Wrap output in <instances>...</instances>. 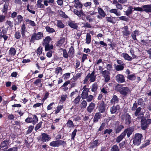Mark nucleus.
<instances>
[{
  "label": "nucleus",
  "mask_w": 151,
  "mask_h": 151,
  "mask_svg": "<svg viewBox=\"0 0 151 151\" xmlns=\"http://www.w3.org/2000/svg\"><path fill=\"white\" fill-rule=\"evenodd\" d=\"M119 148L118 146L115 145H114L112 147L111 149V151H119Z\"/></svg>",
  "instance_id": "obj_62"
},
{
  "label": "nucleus",
  "mask_w": 151,
  "mask_h": 151,
  "mask_svg": "<svg viewBox=\"0 0 151 151\" xmlns=\"http://www.w3.org/2000/svg\"><path fill=\"white\" fill-rule=\"evenodd\" d=\"M118 10L116 9H113L109 10V12L111 13L115 14L117 16H119L121 15L120 12H117Z\"/></svg>",
  "instance_id": "obj_29"
},
{
  "label": "nucleus",
  "mask_w": 151,
  "mask_h": 151,
  "mask_svg": "<svg viewBox=\"0 0 151 151\" xmlns=\"http://www.w3.org/2000/svg\"><path fill=\"white\" fill-rule=\"evenodd\" d=\"M106 19L107 21L111 23H114L113 19L114 17L110 16V17H106Z\"/></svg>",
  "instance_id": "obj_54"
},
{
  "label": "nucleus",
  "mask_w": 151,
  "mask_h": 151,
  "mask_svg": "<svg viewBox=\"0 0 151 151\" xmlns=\"http://www.w3.org/2000/svg\"><path fill=\"white\" fill-rule=\"evenodd\" d=\"M32 119L33 121L32 122V123L34 124H36L38 121L37 117L35 115H34Z\"/></svg>",
  "instance_id": "obj_53"
},
{
  "label": "nucleus",
  "mask_w": 151,
  "mask_h": 151,
  "mask_svg": "<svg viewBox=\"0 0 151 151\" xmlns=\"http://www.w3.org/2000/svg\"><path fill=\"white\" fill-rule=\"evenodd\" d=\"M63 106L60 105L58 106L56 109L54 111L55 112V114H56L59 113L60 111L63 109Z\"/></svg>",
  "instance_id": "obj_40"
},
{
  "label": "nucleus",
  "mask_w": 151,
  "mask_h": 151,
  "mask_svg": "<svg viewBox=\"0 0 151 151\" xmlns=\"http://www.w3.org/2000/svg\"><path fill=\"white\" fill-rule=\"evenodd\" d=\"M41 136V141L43 142L48 141L51 139L49 135L45 133L42 134Z\"/></svg>",
  "instance_id": "obj_13"
},
{
  "label": "nucleus",
  "mask_w": 151,
  "mask_h": 151,
  "mask_svg": "<svg viewBox=\"0 0 151 151\" xmlns=\"http://www.w3.org/2000/svg\"><path fill=\"white\" fill-rule=\"evenodd\" d=\"M16 51L15 48L11 47L9 51V55L11 56H13L15 55Z\"/></svg>",
  "instance_id": "obj_31"
},
{
  "label": "nucleus",
  "mask_w": 151,
  "mask_h": 151,
  "mask_svg": "<svg viewBox=\"0 0 151 151\" xmlns=\"http://www.w3.org/2000/svg\"><path fill=\"white\" fill-rule=\"evenodd\" d=\"M42 46H40L38 48L37 50L38 54L40 55L42 53Z\"/></svg>",
  "instance_id": "obj_63"
},
{
  "label": "nucleus",
  "mask_w": 151,
  "mask_h": 151,
  "mask_svg": "<svg viewBox=\"0 0 151 151\" xmlns=\"http://www.w3.org/2000/svg\"><path fill=\"white\" fill-rule=\"evenodd\" d=\"M9 4L5 3L3 6L1 11L3 13L6 14L7 12Z\"/></svg>",
  "instance_id": "obj_26"
},
{
  "label": "nucleus",
  "mask_w": 151,
  "mask_h": 151,
  "mask_svg": "<svg viewBox=\"0 0 151 151\" xmlns=\"http://www.w3.org/2000/svg\"><path fill=\"white\" fill-rule=\"evenodd\" d=\"M66 125L69 128H70L71 127H73L74 126L73 122L70 119L68 120L66 124Z\"/></svg>",
  "instance_id": "obj_46"
},
{
  "label": "nucleus",
  "mask_w": 151,
  "mask_h": 151,
  "mask_svg": "<svg viewBox=\"0 0 151 151\" xmlns=\"http://www.w3.org/2000/svg\"><path fill=\"white\" fill-rule=\"evenodd\" d=\"M97 84L96 83H95L92 85L91 91L95 92L97 90Z\"/></svg>",
  "instance_id": "obj_44"
},
{
  "label": "nucleus",
  "mask_w": 151,
  "mask_h": 151,
  "mask_svg": "<svg viewBox=\"0 0 151 151\" xmlns=\"http://www.w3.org/2000/svg\"><path fill=\"white\" fill-rule=\"evenodd\" d=\"M134 130V128L133 127H130L125 129L123 132V133H124L125 136L127 134V136L129 138L130 137V135L132 134Z\"/></svg>",
  "instance_id": "obj_7"
},
{
  "label": "nucleus",
  "mask_w": 151,
  "mask_h": 151,
  "mask_svg": "<svg viewBox=\"0 0 151 151\" xmlns=\"http://www.w3.org/2000/svg\"><path fill=\"white\" fill-rule=\"evenodd\" d=\"M96 77L95 72L93 71L91 73H89L87 75L84 80L83 84L87 83L89 81L90 83L94 82L96 80Z\"/></svg>",
  "instance_id": "obj_1"
},
{
  "label": "nucleus",
  "mask_w": 151,
  "mask_h": 151,
  "mask_svg": "<svg viewBox=\"0 0 151 151\" xmlns=\"http://www.w3.org/2000/svg\"><path fill=\"white\" fill-rule=\"evenodd\" d=\"M68 24L70 27L74 29H77L78 27L77 24L72 21H69L68 22Z\"/></svg>",
  "instance_id": "obj_23"
},
{
  "label": "nucleus",
  "mask_w": 151,
  "mask_h": 151,
  "mask_svg": "<svg viewBox=\"0 0 151 151\" xmlns=\"http://www.w3.org/2000/svg\"><path fill=\"white\" fill-rule=\"evenodd\" d=\"M79 0H75L74 7L77 9H81L83 6L82 4L79 1Z\"/></svg>",
  "instance_id": "obj_18"
},
{
  "label": "nucleus",
  "mask_w": 151,
  "mask_h": 151,
  "mask_svg": "<svg viewBox=\"0 0 151 151\" xmlns=\"http://www.w3.org/2000/svg\"><path fill=\"white\" fill-rule=\"evenodd\" d=\"M118 90H119L120 93L124 96H126L130 92V90L127 87H123Z\"/></svg>",
  "instance_id": "obj_9"
},
{
  "label": "nucleus",
  "mask_w": 151,
  "mask_h": 151,
  "mask_svg": "<svg viewBox=\"0 0 151 151\" xmlns=\"http://www.w3.org/2000/svg\"><path fill=\"white\" fill-rule=\"evenodd\" d=\"M125 137V135H124V133L122 132L119 136L117 137L116 139V142L118 143L119 142L122 140Z\"/></svg>",
  "instance_id": "obj_28"
},
{
  "label": "nucleus",
  "mask_w": 151,
  "mask_h": 151,
  "mask_svg": "<svg viewBox=\"0 0 151 151\" xmlns=\"http://www.w3.org/2000/svg\"><path fill=\"white\" fill-rule=\"evenodd\" d=\"M100 73L102 74V76L104 78L105 81L106 82H108L110 79L109 72L107 70H105Z\"/></svg>",
  "instance_id": "obj_8"
},
{
  "label": "nucleus",
  "mask_w": 151,
  "mask_h": 151,
  "mask_svg": "<svg viewBox=\"0 0 151 151\" xmlns=\"http://www.w3.org/2000/svg\"><path fill=\"white\" fill-rule=\"evenodd\" d=\"M44 46L45 47V50L46 51L52 49L53 48V45H50L49 44L44 45Z\"/></svg>",
  "instance_id": "obj_41"
},
{
  "label": "nucleus",
  "mask_w": 151,
  "mask_h": 151,
  "mask_svg": "<svg viewBox=\"0 0 151 151\" xmlns=\"http://www.w3.org/2000/svg\"><path fill=\"white\" fill-rule=\"evenodd\" d=\"M119 106H113L111 108L110 112L111 114L115 113L117 111V109H119Z\"/></svg>",
  "instance_id": "obj_32"
},
{
  "label": "nucleus",
  "mask_w": 151,
  "mask_h": 151,
  "mask_svg": "<svg viewBox=\"0 0 151 151\" xmlns=\"http://www.w3.org/2000/svg\"><path fill=\"white\" fill-rule=\"evenodd\" d=\"M121 118L122 121L125 120V123L126 124H129L131 122V117L128 114L124 113L121 116Z\"/></svg>",
  "instance_id": "obj_4"
},
{
  "label": "nucleus",
  "mask_w": 151,
  "mask_h": 151,
  "mask_svg": "<svg viewBox=\"0 0 151 151\" xmlns=\"http://www.w3.org/2000/svg\"><path fill=\"white\" fill-rule=\"evenodd\" d=\"M9 141L7 139L5 140L2 142L1 144V148L6 147H7L8 145L9 144Z\"/></svg>",
  "instance_id": "obj_27"
},
{
  "label": "nucleus",
  "mask_w": 151,
  "mask_h": 151,
  "mask_svg": "<svg viewBox=\"0 0 151 151\" xmlns=\"http://www.w3.org/2000/svg\"><path fill=\"white\" fill-rule=\"evenodd\" d=\"M83 91L81 94V97L83 99H85L88 96V92L89 91V89L87 88L86 86H85L83 88Z\"/></svg>",
  "instance_id": "obj_6"
},
{
  "label": "nucleus",
  "mask_w": 151,
  "mask_h": 151,
  "mask_svg": "<svg viewBox=\"0 0 151 151\" xmlns=\"http://www.w3.org/2000/svg\"><path fill=\"white\" fill-rule=\"evenodd\" d=\"M142 137V134H136L133 138V144L135 145L138 146L141 143V141Z\"/></svg>",
  "instance_id": "obj_2"
},
{
  "label": "nucleus",
  "mask_w": 151,
  "mask_h": 151,
  "mask_svg": "<svg viewBox=\"0 0 151 151\" xmlns=\"http://www.w3.org/2000/svg\"><path fill=\"white\" fill-rule=\"evenodd\" d=\"M34 126H29L28 127V129L27 132V134H29L31 133L34 128Z\"/></svg>",
  "instance_id": "obj_59"
},
{
  "label": "nucleus",
  "mask_w": 151,
  "mask_h": 151,
  "mask_svg": "<svg viewBox=\"0 0 151 151\" xmlns=\"http://www.w3.org/2000/svg\"><path fill=\"white\" fill-rule=\"evenodd\" d=\"M102 115L100 112L96 113L93 118V122H97L99 121V120L101 118Z\"/></svg>",
  "instance_id": "obj_16"
},
{
  "label": "nucleus",
  "mask_w": 151,
  "mask_h": 151,
  "mask_svg": "<svg viewBox=\"0 0 151 151\" xmlns=\"http://www.w3.org/2000/svg\"><path fill=\"white\" fill-rule=\"evenodd\" d=\"M98 110L101 113L104 112L105 110L106 105L104 101H102L99 104Z\"/></svg>",
  "instance_id": "obj_10"
},
{
  "label": "nucleus",
  "mask_w": 151,
  "mask_h": 151,
  "mask_svg": "<svg viewBox=\"0 0 151 151\" xmlns=\"http://www.w3.org/2000/svg\"><path fill=\"white\" fill-rule=\"evenodd\" d=\"M42 0H38L37 1L36 6L38 8H42L44 7V5L42 3Z\"/></svg>",
  "instance_id": "obj_35"
},
{
  "label": "nucleus",
  "mask_w": 151,
  "mask_h": 151,
  "mask_svg": "<svg viewBox=\"0 0 151 151\" xmlns=\"http://www.w3.org/2000/svg\"><path fill=\"white\" fill-rule=\"evenodd\" d=\"M111 3L114 4L117 9H119L120 10H122L123 8V7L122 6V5L119 3V2L117 1L116 0H114L112 1H111Z\"/></svg>",
  "instance_id": "obj_14"
},
{
  "label": "nucleus",
  "mask_w": 151,
  "mask_h": 151,
  "mask_svg": "<svg viewBox=\"0 0 151 151\" xmlns=\"http://www.w3.org/2000/svg\"><path fill=\"white\" fill-rule=\"evenodd\" d=\"M124 128V126L122 124L116 126L115 128V133H119Z\"/></svg>",
  "instance_id": "obj_20"
},
{
  "label": "nucleus",
  "mask_w": 151,
  "mask_h": 151,
  "mask_svg": "<svg viewBox=\"0 0 151 151\" xmlns=\"http://www.w3.org/2000/svg\"><path fill=\"white\" fill-rule=\"evenodd\" d=\"M118 99L117 96L116 95L114 96L112 99L111 100V102L112 104H114L118 102Z\"/></svg>",
  "instance_id": "obj_33"
},
{
  "label": "nucleus",
  "mask_w": 151,
  "mask_h": 151,
  "mask_svg": "<svg viewBox=\"0 0 151 151\" xmlns=\"http://www.w3.org/2000/svg\"><path fill=\"white\" fill-rule=\"evenodd\" d=\"M46 31L48 32L53 33L55 32L54 29L50 28L49 26H47L45 27Z\"/></svg>",
  "instance_id": "obj_42"
},
{
  "label": "nucleus",
  "mask_w": 151,
  "mask_h": 151,
  "mask_svg": "<svg viewBox=\"0 0 151 151\" xmlns=\"http://www.w3.org/2000/svg\"><path fill=\"white\" fill-rule=\"evenodd\" d=\"M108 90L107 87L104 86L101 89V92L105 94H106L108 93Z\"/></svg>",
  "instance_id": "obj_51"
},
{
  "label": "nucleus",
  "mask_w": 151,
  "mask_h": 151,
  "mask_svg": "<svg viewBox=\"0 0 151 151\" xmlns=\"http://www.w3.org/2000/svg\"><path fill=\"white\" fill-rule=\"evenodd\" d=\"M95 107V104L91 102L87 107V111L89 113H91L94 109Z\"/></svg>",
  "instance_id": "obj_19"
},
{
  "label": "nucleus",
  "mask_w": 151,
  "mask_h": 151,
  "mask_svg": "<svg viewBox=\"0 0 151 151\" xmlns=\"http://www.w3.org/2000/svg\"><path fill=\"white\" fill-rule=\"evenodd\" d=\"M25 21L29 23L32 26H35L36 25V24L34 21L31 20L29 19H26Z\"/></svg>",
  "instance_id": "obj_55"
},
{
  "label": "nucleus",
  "mask_w": 151,
  "mask_h": 151,
  "mask_svg": "<svg viewBox=\"0 0 151 151\" xmlns=\"http://www.w3.org/2000/svg\"><path fill=\"white\" fill-rule=\"evenodd\" d=\"M73 12L75 14L77 15L79 17H81L82 15H84V14L82 10H81L80 11H78L77 9H74L73 10Z\"/></svg>",
  "instance_id": "obj_24"
},
{
  "label": "nucleus",
  "mask_w": 151,
  "mask_h": 151,
  "mask_svg": "<svg viewBox=\"0 0 151 151\" xmlns=\"http://www.w3.org/2000/svg\"><path fill=\"white\" fill-rule=\"evenodd\" d=\"M67 39L66 37H60V39L57 42L56 46L60 47L64 42H67Z\"/></svg>",
  "instance_id": "obj_11"
},
{
  "label": "nucleus",
  "mask_w": 151,
  "mask_h": 151,
  "mask_svg": "<svg viewBox=\"0 0 151 151\" xmlns=\"http://www.w3.org/2000/svg\"><path fill=\"white\" fill-rule=\"evenodd\" d=\"M132 9L133 8L132 7H129L127 10L126 12V14L127 16H128L131 14L132 12Z\"/></svg>",
  "instance_id": "obj_45"
},
{
  "label": "nucleus",
  "mask_w": 151,
  "mask_h": 151,
  "mask_svg": "<svg viewBox=\"0 0 151 151\" xmlns=\"http://www.w3.org/2000/svg\"><path fill=\"white\" fill-rule=\"evenodd\" d=\"M21 34L22 37L24 38H25L26 37L25 33L26 32H27V30L25 24L24 23H23L21 27Z\"/></svg>",
  "instance_id": "obj_15"
},
{
  "label": "nucleus",
  "mask_w": 151,
  "mask_h": 151,
  "mask_svg": "<svg viewBox=\"0 0 151 151\" xmlns=\"http://www.w3.org/2000/svg\"><path fill=\"white\" fill-rule=\"evenodd\" d=\"M70 74L69 73H66L63 75L64 77V79L65 80L69 79L70 78Z\"/></svg>",
  "instance_id": "obj_57"
},
{
  "label": "nucleus",
  "mask_w": 151,
  "mask_h": 151,
  "mask_svg": "<svg viewBox=\"0 0 151 151\" xmlns=\"http://www.w3.org/2000/svg\"><path fill=\"white\" fill-rule=\"evenodd\" d=\"M81 99V97L79 95H78L73 100V103L75 104H77L79 103L80 100Z\"/></svg>",
  "instance_id": "obj_48"
},
{
  "label": "nucleus",
  "mask_w": 151,
  "mask_h": 151,
  "mask_svg": "<svg viewBox=\"0 0 151 151\" xmlns=\"http://www.w3.org/2000/svg\"><path fill=\"white\" fill-rule=\"evenodd\" d=\"M51 40V38L49 36L46 37L44 40L43 45L49 44V42Z\"/></svg>",
  "instance_id": "obj_30"
},
{
  "label": "nucleus",
  "mask_w": 151,
  "mask_h": 151,
  "mask_svg": "<svg viewBox=\"0 0 151 151\" xmlns=\"http://www.w3.org/2000/svg\"><path fill=\"white\" fill-rule=\"evenodd\" d=\"M70 82L71 81L70 80H68L66 81L64 83L63 85L62 86L65 87V88H64L65 90H67L68 89V88L66 87L68 84H70Z\"/></svg>",
  "instance_id": "obj_52"
},
{
  "label": "nucleus",
  "mask_w": 151,
  "mask_h": 151,
  "mask_svg": "<svg viewBox=\"0 0 151 151\" xmlns=\"http://www.w3.org/2000/svg\"><path fill=\"white\" fill-rule=\"evenodd\" d=\"M63 51V57L65 58H68L69 54L68 53L66 50L62 49Z\"/></svg>",
  "instance_id": "obj_49"
},
{
  "label": "nucleus",
  "mask_w": 151,
  "mask_h": 151,
  "mask_svg": "<svg viewBox=\"0 0 151 151\" xmlns=\"http://www.w3.org/2000/svg\"><path fill=\"white\" fill-rule=\"evenodd\" d=\"M43 36V33L41 32H39L37 33H34L32 36L30 41L31 42H34L36 40H38L41 39Z\"/></svg>",
  "instance_id": "obj_3"
},
{
  "label": "nucleus",
  "mask_w": 151,
  "mask_h": 151,
  "mask_svg": "<svg viewBox=\"0 0 151 151\" xmlns=\"http://www.w3.org/2000/svg\"><path fill=\"white\" fill-rule=\"evenodd\" d=\"M55 105V103L54 102L51 103L50 104L48 105L47 107V109L48 110H51L53 108V106Z\"/></svg>",
  "instance_id": "obj_60"
},
{
  "label": "nucleus",
  "mask_w": 151,
  "mask_h": 151,
  "mask_svg": "<svg viewBox=\"0 0 151 151\" xmlns=\"http://www.w3.org/2000/svg\"><path fill=\"white\" fill-rule=\"evenodd\" d=\"M98 13L102 17H104L106 15V14L103 9L100 8L98 7Z\"/></svg>",
  "instance_id": "obj_25"
},
{
  "label": "nucleus",
  "mask_w": 151,
  "mask_h": 151,
  "mask_svg": "<svg viewBox=\"0 0 151 151\" xmlns=\"http://www.w3.org/2000/svg\"><path fill=\"white\" fill-rule=\"evenodd\" d=\"M87 103L85 100L83 101L81 104V109H85L87 106Z\"/></svg>",
  "instance_id": "obj_37"
},
{
  "label": "nucleus",
  "mask_w": 151,
  "mask_h": 151,
  "mask_svg": "<svg viewBox=\"0 0 151 151\" xmlns=\"http://www.w3.org/2000/svg\"><path fill=\"white\" fill-rule=\"evenodd\" d=\"M77 132V130L76 129H75L73 132L71 134V139L73 140H74V138L76 136V132Z\"/></svg>",
  "instance_id": "obj_58"
},
{
  "label": "nucleus",
  "mask_w": 151,
  "mask_h": 151,
  "mask_svg": "<svg viewBox=\"0 0 151 151\" xmlns=\"http://www.w3.org/2000/svg\"><path fill=\"white\" fill-rule=\"evenodd\" d=\"M81 76V74L78 73L76 74V75L74 76L71 79V81H76L78 78H80Z\"/></svg>",
  "instance_id": "obj_39"
},
{
  "label": "nucleus",
  "mask_w": 151,
  "mask_h": 151,
  "mask_svg": "<svg viewBox=\"0 0 151 151\" xmlns=\"http://www.w3.org/2000/svg\"><path fill=\"white\" fill-rule=\"evenodd\" d=\"M57 26L59 27L62 28L64 27V24L62 23L61 21H57Z\"/></svg>",
  "instance_id": "obj_47"
},
{
  "label": "nucleus",
  "mask_w": 151,
  "mask_h": 151,
  "mask_svg": "<svg viewBox=\"0 0 151 151\" xmlns=\"http://www.w3.org/2000/svg\"><path fill=\"white\" fill-rule=\"evenodd\" d=\"M91 41V35L89 33H87L86 36V43L87 44H89Z\"/></svg>",
  "instance_id": "obj_38"
},
{
  "label": "nucleus",
  "mask_w": 151,
  "mask_h": 151,
  "mask_svg": "<svg viewBox=\"0 0 151 151\" xmlns=\"http://www.w3.org/2000/svg\"><path fill=\"white\" fill-rule=\"evenodd\" d=\"M74 53V49L73 47H71L69 49L68 54L69 56L72 57L73 56Z\"/></svg>",
  "instance_id": "obj_34"
},
{
  "label": "nucleus",
  "mask_w": 151,
  "mask_h": 151,
  "mask_svg": "<svg viewBox=\"0 0 151 151\" xmlns=\"http://www.w3.org/2000/svg\"><path fill=\"white\" fill-rule=\"evenodd\" d=\"M59 14L61 16L65 18L68 17V16L63 12L61 11L59 12Z\"/></svg>",
  "instance_id": "obj_64"
},
{
  "label": "nucleus",
  "mask_w": 151,
  "mask_h": 151,
  "mask_svg": "<svg viewBox=\"0 0 151 151\" xmlns=\"http://www.w3.org/2000/svg\"><path fill=\"white\" fill-rule=\"evenodd\" d=\"M65 143V142L63 140H56L50 142V145L53 147H58L60 145Z\"/></svg>",
  "instance_id": "obj_5"
},
{
  "label": "nucleus",
  "mask_w": 151,
  "mask_h": 151,
  "mask_svg": "<svg viewBox=\"0 0 151 151\" xmlns=\"http://www.w3.org/2000/svg\"><path fill=\"white\" fill-rule=\"evenodd\" d=\"M127 78L128 79L130 80L134 81L136 79V77L135 76V74H133L128 76Z\"/></svg>",
  "instance_id": "obj_43"
},
{
  "label": "nucleus",
  "mask_w": 151,
  "mask_h": 151,
  "mask_svg": "<svg viewBox=\"0 0 151 151\" xmlns=\"http://www.w3.org/2000/svg\"><path fill=\"white\" fill-rule=\"evenodd\" d=\"M143 11L151 12V5H146L142 6Z\"/></svg>",
  "instance_id": "obj_17"
},
{
  "label": "nucleus",
  "mask_w": 151,
  "mask_h": 151,
  "mask_svg": "<svg viewBox=\"0 0 151 151\" xmlns=\"http://www.w3.org/2000/svg\"><path fill=\"white\" fill-rule=\"evenodd\" d=\"M122 56L125 60L131 61L132 60V57L129 56L127 53H122Z\"/></svg>",
  "instance_id": "obj_22"
},
{
  "label": "nucleus",
  "mask_w": 151,
  "mask_h": 151,
  "mask_svg": "<svg viewBox=\"0 0 151 151\" xmlns=\"http://www.w3.org/2000/svg\"><path fill=\"white\" fill-rule=\"evenodd\" d=\"M124 68V66L122 65H117L115 67V69L117 71L122 70Z\"/></svg>",
  "instance_id": "obj_50"
},
{
  "label": "nucleus",
  "mask_w": 151,
  "mask_h": 151,
  "mask_svg": "<svg viewBox=\"0 0 151 151\" xmlns=\"http://www.w3.org/2000/svg\"><path fill=\"white\" fill-rule=\"evenodd\" d=\"M42 122H40L38 123L36 125V127L35 128V129L36 131L38 130L39 128H40L42 126Z\"/></svg>",
  "instance_id": "obj_61"
},
{
  "label": "nucleus",
  "mask_w": 151,
  "mask_h": 151,
  "mask_svg": "<svg viewBox=\"0 0 151 151\" xmlns=\"http://www.w3.org/2000/svg\"><path fill=\"white\" fill-rule=\"evenodd\" d=\"M99 141L98 139L96 140L90 144V147L93 148L97 147L99 144Z\"/></svg>",
  "instance_id": "obj_21"
},
{
  "label": "nucleus",
  "mask_w": 151,
  "mask_h": 151,
  "mask_svg": "<svg viewBox=\"0 0 151 151\" xmlns=\"http://www.w3.org/2000/svg\"><path fill=\"white\" fill-rule=\"evenodd\" d=\"M21 35L20 32L17 31L15 32L14 37L17 39H19L21 37Z\"/></svg>",
  "instance_id": "obj_56"
},
{
  "label": "nucleus",
  "mask_w": 151,
  "mask_h": 151,
  "mask_svg": "<svg viewBox=\"0 0 151 151\" xmlns=\"http://www.w3.org/2000/svg\"><path fill=\"white\" fill-rule=\"evenodd\" d=\"M116 81L119 83H122L125 81L124 77L122 75L118 74L115 77Z\"/></svg>",
  "instance_id": "obj_12"
},
{
  "label": "nucleus",
  "mask_w": 151,
  "mask_h": 151,
  "mask_svg": "<svg viewBox=\"0 0 151 151\" xmlns=\"http://www.w3.org/2000/svg\"><path fill=\"white\" fill-rule=\"evenodd\" d=\"M55 73L58 75L59 73L62 74V69L61 67H57L55 69Z\"/></svg>",
  "instance_id": "obj_36"
}]
</instances>
